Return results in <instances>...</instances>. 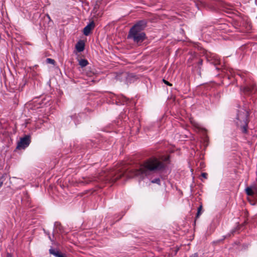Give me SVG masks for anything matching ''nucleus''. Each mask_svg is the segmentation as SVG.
<instances>
[{"label": "nucleus", "mask_w": 257, "mask_h": 257, "mask_svg": "<svg viewBox=\"0 0 257 257\" xmlns=\"http://www.w3.org/2000/svg\"><path fill=\"white\" fill-rule=\"evenodd\" d=\"M202 205H200V206L198 208V210H197V215H196V217H198L201 214V210H202Z\"/></svg>", "instance_id": "2eb2a0df"}, {"label": "nucleus", "mask_w": 257, "mask_h": 257, "mask_svg": "<svg viewBox=\"0 0 257 257\" xmlns=\"http://www.w3.org/2000/svg\"><path fill=\"white\" fill-rule=\"evenodd\" d=\"M49 237L50 239L51 240V237L50 236H49Z\"/></svg>", "instance_id": "a878e982"}, {"label": "nucleus", "mask_w": 257, "mask_h": 257, "mask_svg": "<svg viewBox=\"0 0 257 257\" xmlns=\"http://www.w3.org/2000/svg\"><path fill=\"white\" fill-rule=\"evenodd\" d=\"M7 257H12V255L10 253H8Z\"/></svg>", "instance_id": "412c9836"}, {"label": "nucleus", "mask_w": 257, "mask_h": 257, "mask_svg": "<svg viewBox=\"0 0 257 257\" xmlns=\"http://www.w3.org/2000/svg\"><path fill=\"white\" fill-rule=\"evenodd\" d=\"M194 257H197V253H195V254H194Z\"/></svg>", "instance_id": "b1692460"}, {"label": "nucleus", "mask_w": 257, "mask_h": 257, "mask_svg": "<svg viewBox=\"0 0 257 257\" xmlns=\"http://www.w3.org/2000/svg\"><path fill=\"white\" fill-rule=\"evenodd\" d=\"M4 181V176L0 177V188L2 186Z\"/></svg>", "instance_id": "f3484780"}, {"label": "nucleus", "mask_w": 257, "mask_h": 257, "mask_svg": "<svg viewBox=\"0 0 257 257\" xmlns=\"http://www.w3.org/2000/svg\"><path fill=\"white\" fill-rule=\"evenodd\" d=\"M78 115L75 114L74 115L72 116V119L74 120V121L75 123L79 122V119H78Z\"/></svg>", "instance_id": "ddd939ff"}, {"label": "nucleus", "mask_w": 257, "mask_h": 257, "mask_svg": "<svg viewBox=\"0 0 257 257\" xmlns=\"http://www.w3.org/2000/svg\"><path fill=\"white\" fill-rule=\"evenodd\" d=\"M127 99L124 96H121L118 98V102L121 104H124L127 102Z\"/></svg>", "instance_id": "f8f14e48"}, {"label": "nucleus", "mask_w": 257, "mask_h": 257, "mask_svg": "<svg viewBox=\"0 0 257 257\" xmlns=\"http://www.w3.org/2000/svg\"><path fill=\"white\" fill-rule=\"evenodd\" d=\"M151 182L153 183H156L157 184L160 185L161 180H160V178H156L155 179L152 180Z\"/></svg>", "instance_id": "4468645a"}, {"label": "nucleus", "mask_w": 257, "mask_h": 257, "mask_svg": "<svg viewBox=\"0 0 257 257\" xmlns=\"http://www.w3.org/2000/svg\"><path fill=\"white\" fill-rule=\"evenodd\" d=\"M163 82L166 84L167 85H169V86H171L172 84L171 83H170L169 82H168L167 81L165 80V79H163Z\"/></svg>", "instance_id": "aec40b11"}, {"label": "nucleus", "mask_w": 257, "mask_h": 257, "mask_svg": "<svg viewBox=\"0 0 257 257\" xmlns=\"http://www.w3.org/2000/svg\"><path fill=\"white\" fill-rule=\"evenodd\" d=\"M245 192L247 195L252 196L257 199V185L247 187L245 189Z\"/></svg>", "instance_id": "423d86ee"}, {"label": "nucleus", "mask_w": 257, "mask_h": 257, "mask_svg": "<svg viewBox=\"0 0 257 257\" xmlns=\"http://www.w3.org/2000/svg\"><path fill=\"white\" fill-rule=\"evenodd\" d=\"M88 61L86 59H82L79 61V64L81 66V67H85L88 65Z\"/></svg>", "instance_id": "9b49d317"}, {"label": "nucleus", "mask_w": 257, "mask_h": 257, "mask_svg": "<svg viewBox=\"0 0 257 257\" xmlns=\"http://www.w3.org/2000/svg\"><path fill=\"white\" fill-rule=\"evenodd\" d=\"M46 61H47V63H50V64H54V63H55L54 60H53L52 59H51V58H47L46 59Z\"/></svg>", "instance_id": "dca6fc26"}, {"label": "nucleus", "mask_w": 257, "mask_h": 257, "mask_svg": "<svg viewBox=\"0 0 257 257\" xmlns=\"http://www.w3.org/2000/svg\"><path fill=\"white\" fill-rule=\"evenodd\" d=\"M251 24L249 22H247L246 23V30L247 31H249L251 29Z\"/></svg>", "instance_id": "a211bd4d"}, {"label": "nucleus", "mask_w": 257, "mask_h": 257, "mask_svg": "<svg viewBox=\"0 0 257 257\" xmlns=\"http://www.w3.org/2000/svg\"><path fill=\"white\" fill-rule=\"evenodd\" d=\"M190 122L192 124L194 129H195L196 131H201L203 133L205 132V130L203 128L202 126L197 122H196L193 119H190Z\"/></svg>", "instance_id": "6e6552de"}, {"label": "nucleus", "mask_w": 257, "mask_h": 257, "mask_svg": "<svg viewBox=\"0 0 257 257\" xmlns=\"http://www.w3.org/2000/svg\"><path fill=\"white\" fill-rule=\"evenodd\" d=\"M147 25L145 21H140L130 29L127 35V39H132L135 43L142 42L145 39L146 35L143 32Z\"/></svg>", "instance_id": "f03ea898"}, {"label": "nucleus", "mask_w": 257, "mask_h": 257, "mask_svg": "<svg viewBox=\"0 0 257 257\" xmlns=\"http://www.w3.org/2000/svg\"><path fill=\"white\" fill-rule=\"evenodd\" d=\"M49 252L50 253L53 254L54 256L56 257H59V256H60L61 254L59 251L53 248H51L49 249Z\"/></svg>", "instance_id": "9d476101"}, {"label": "nucleus", "mask_w": 257, "mask_h": 257, "mask_svg": "<svg viewBox=\"0 0 257 257\" xmlns=\"http://www.w3.org/2000/svg\"><path fill=\"white\" fill-rule=\"evenodd\" d=\"M85 44L82 40L79 41L75 45V48L79 52H82L84 50Z\"/></svg>", "instance_id": "1a4fd4ad"}, {"label": "nucleus", "mask_w": 257, "mask_h": 257, "mask_svg": "<svg viewBox=\"0 0 257 257\" xmlns=\"http://www.w3.org/2000/svg\"><path fill=\"white\" fill-rule=\"evenodd\" d=\"M202 60H200V61H199V63H200V64H202Z\"/></svg>", "instance_id": "393cba45"}, {"label": "nucleus", "mask_w": 257, "mask_h": 257, "mask_svg": "<svg viewBox=\"0 0 257 257\" xmlns=\"http://www.w3.org/2000/svg\"><path fill=\"white\" fill-rule=\"evenodd\" d=\"M31 143L30 137L29 136H25L24 137L20 139V141L18 143L17 149H25L29 146Z\"/></svg>", "instance_id": "39448f33"}, {"label": "nucleus", "mask_w": 257, "mask_h": 257, "mask_svg": "<svg viewBox=\"0 0 257 257\" xmlns=\"http://www.w3.org/2000/svg\"><path fill=\"white\" fill-rule=\"evenodd\" d=\"M59 257H65L64 254H61L60 256H59Z\"/></svg>", "instance_id": "5701e85b"}, {"label": "nucleus", "mask_w": 257, "mask_h": 257, "mask_svg": "<svg viewBox=\"0 0 257 257\" xmlns=\"http://www.w3.org/2000/svg\"><path fill=\"white\" fill-rule=\"evenodd\" d=\"M46 16L47 17V18H48L49 20H50V17L48 14H47Z\"/></svg>", "instance_id": "4be33fe9"}, {"label": "nucleus", "mask_w": 257, "mask_h": 257, "mask_svg": "<svg viewBox=\"0 0 257 257\" xmlns=\"http://www.w3.org/2000/svg\"><path fill=\"white\" fill-rule=\"evenodd\" d=\"M95 24L93 21L89 23L86 26H85L83 29V34L85 36H88L91 31L94 28Z\"/></svg>", "instance_id": "0eeeda50"}, {"label": "nucleus", "mask_w": 257, "mask_h": 257, "mask_svg": "<svg viewBox=\"0 0 257 257\" xmlns=\"http://www.w3.org/2000/svg\"><path fill=\"white\" fill-rule=\"evenodd\" d=\"M242 93L246 95H250L257 91V88L253 83L247 84L240 88Z\"/></svg>", "instance_id": "20e7f679"}, {"label": "nucleus", "mask_w": 257, "mask_h": 257, "mask_svg": "<svg viewBox=\"0 0 257 257\" xmlns=\"http://www.w3.org/2000/svg\"><path fill=\"white\" fill-rule=\"evenodd\" d=\"M164 167L163 163L157 158L152 157L140 165V168L136 170L135 175L143 179L149 175L151 172L160 171Z\"/></svg>", "instance_id": "f257e3e1"}, {"label": "nucleus", "mask_w": 257, "mask_h": 257, "mask_svg": "<svg viewBox=\"0 0 257 257\" xmlns=\"http://www.w3.org/2000/svg\"><path fill=\"white\" fill-rule=\"evenodd\" d=\"M243 108L238 110L235 119V123L239 127L242 132L246 133L247 132L248 116L250 108L249 105L244 103Z\"/></svg>", "instance_id": "7ed1b4c3"}, {"label": "nucleus", "mask_w": 257, "mask_h": 257, "mask_svg": "<svg viewBox=\"0 0 257 257\" xmlns=\"http://www.w3.org/2000/svg\"><path fill=\"white\" fill-rule=\"evenodd\" d=\"M207 173H202L201 174V176H202V177H203L204 178H205V179H206V178H207Z\"/></svg>", "instance_id": "6ab92c4d"}]
</instances>
